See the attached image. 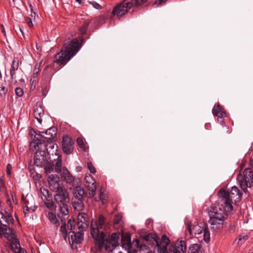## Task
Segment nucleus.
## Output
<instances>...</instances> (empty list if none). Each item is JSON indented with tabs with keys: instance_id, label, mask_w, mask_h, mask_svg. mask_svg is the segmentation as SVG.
Here are the masks:
<instances>
[{
	"instance_id": "obj_19",
	"label": "nucleus",
	"mask_w": 253,
	"mask_h": 253,
	"mask_svg": "<svg viewBox=\"0 0 253 253\" xmlns=\"http://www.w3.org/2000/svg\"><path fill=\"white\" fill-rule=\"evenodd\" d=\"M211 224V229L213 232L217 233L221 231L224 227V219L210 218L209 220Z\"/></svg>"
},
{
	"instance_id": "obj_27",
	"label": "nucleus",
	"mask_w": 253,
	"mask_h": 253,
	"mask_svg": "<svg viewBox=\"0 0 253 253\" xmlns=\"http://www.w3.org/2000/svg\"><path fill=\"white\" fill-rule=\"evenodd\" d=\"M44 115V111L40 105H36L34 109V116L38 122L41 124L42 123V117Z\"/></svg>"
},
{
	"instance_id": "obj_30",
	"label": "nucleus",
	"mask_w": 253,
	"mask_h": 253,
	"mask_svg": "<svg viewBox=\"0 0 253 253\" xmlns=\"http://www.w3.org/2000/svg\"><path fill=\"white\" fill-rule=\"evenodd\" d=\"M84 199H72V205L74 209L77 211H82L84 208Z\"/></svg>"
},
{
	"instance_id": "obj_53",
	"label": "nucleus",
	"mask_w": 253,
	"mask_h": 253,
	"mask_svg": "<svg viewBox=\"0 0 253 253\" xmlns=\"http://www.w3.org/2000/svg\"><path fill=\"white\" fill-rule=\"evenodd\" d=\"M6 217L7 218V220L8 222L9 221H11L12 223H13L14 219L13 218V217L11 214H8L7 215H6Z\"/></svg>"
},
{
	"instance_id": "obj_44",
	"label": "nucleus",
	"mask_w": 253,
	"mask_h": 253,
	"mask_svg": "<svg viewBox=\"0 0 253 253\" xmlns=\"http://www.w3.org/2000/svg\"><path fill=\"white\" fill-rule=\"evenodd\" d=\"M122 217L121 215H119V214L115 215V216H114V220H113L114 224H119L122 220Z\"/></svg>"
},
{
	"instance_id": "obj_4",
	"label": "nucleus",
	"mask_w": 253,
	"mask_h": 253,
	"mask_svg": "<svg viewBox=\"0 0 253 253\" xmlns=\"http://www.w3.org/2000/svg\"><path fill=\"white\" fill-rule=\"evenodd\" d=\"M106 218L104 216L101 214L98 216V219H92L90 224V234L94 241H102L104 239V233L100 231V229H105Z\"/></svg>"
},
{
	"instance_id": "obj_45",
	"label": "nucleus",
	"mask_w": 253,
	"mask_h": 253,
	"mask_svg": "<svg viewBox=\"0 0 253 253\" xmlns=\"http://www.w3.org/2000/svg\"><path fill=\"white\" fill-rule=\"evenodd\" d=\"M15 94L18 97H21L24 94L23 89L20 87H16L15 89Z\"/></svg>"
},
{
	"instance_id": "obj_42",
	"label": "nucleus",
	"mask_w": 253,
	"mask_h": 253,
	"mask_svg": "<svg viewBox=\"0 0 253 253\" xmlns=\"http://www.w3.org/2000/svg\"><path fill=\"white\" fill-rule=\"evenodd\" d=\"M7 91V89L3 84H0V96L3 97L5 96Z\"/></svg>"
},
{
	"instance_id": "obj_25",
	"label": "nucleus",
	"mask_w": 253,
	"mask_h": 253,
	"mask_svg": "<svg viewBox=\"0 0 253 253\" xmlns=\"http://www.w3.org/2000/svg\"><path fill=\"white\" fill-rule=\"evenodd\" d=\"M49 160L54 163V161H56L55 164V170L57 173L61 172L62 168V160L61 157L59 154L55 155L54 157L49 156Z\"/></svg>"
},
{
	"instance_id": "obj_37",
	"label": "nucleus",
	"mask_w": 253,
	"mask_h": 253,
	"mask_svg": "<svg viewBox=\"0 0 253 253\" xmlns=\"http://www.w3.org/2000/svg\"><path fill=\"white\" fill-rule=\"evenodd\" d=\"M22 200L24 204L25 205V207L26 208V209H24V211L25 212V214H26L27 212H29L30 211V209H31L33 211H35L37 208V207H34L33 208H32L31 207L29 206V201L28 200L24 197V196H22Z\"/></svg>"
},
{
	"instance_id": "obj_14",
	"label": "nucleus",
	"mask_w": 253,
	"mask_h": 253,
	"mask_svg": "<svg viewBox=\"0 0 253 253\" xmlns=\"http://www.w3.org/2000/svg\"><path fill=\"white\" fill-rule=\"evenodd\" d=\"M186 243L184 241L177 240L175 244H171L167 253H185L186 251Z\"/></svg>"
},
{
	"instance_id": "obj_20",
	"label": "nucleus",
	"mask_w": 253,
	"mask_h": 253,
	"mask_svg": "<svg viewBox=\"0 0 253 253\" xmlns=\"http://www.w3.org/2000/svg\"><path fill=\"white\" fill-rule=\"evenodd\" d=\"M8 247L14 253H27L25 250L20 247L19 241L17 238L9 241Z\"/></svg>"
},
{
	"instance_id": "obj_23",
	"label": "nucleus",
	"mask_w": 253,
	"mask_h": 253,
	"mask_svg": "<svg viewBox=\"0 0 253 253\" xmlns=\"http://www.w3.org/2000/svg\"><path fill=\"white\" fill-rule=\"evenodd\" d=\"M72 234L68 237L69 241L72 245L79 244L82 243L83 240V234L80 232L75 233L71 231Z\"/></svg>"
},
{
	"instance_id": "obj_39",
	"label": "nucleus",
	"mask_w": 253,
	"mask_h": 253,
	"mask_svg": "<svg viewBox=\"0 0 253 253\" xmlns=\"http://www.w3.org/2000/svg\"><path fill=\"white\" fill-rule=\"evenodd\" d=\"M67 229L68 228H66V224L65 223H64L61 226L59 230L60 232L62 234V236L65 241H66L67 237L68 236Z\"/></svg>"
},
{
	"instance_id": "obj_56",
	"label": "nucleus",
	"mask_w": 253,
	"mask_h": 253,
	"mask_svg": "<svg viewBox=\"0 0 253 253\" xmlns=\"http://www.w3.org/2000/svg\"><path fill=\"white\" fill-rule=\"evenodd\" d=\"M148 248V247L145 244H141V246L140 247V250L143 249L147 250Z\"/></svg>"
},
{
	"instance_id": "obj_57",
	"label": "nucleus",
	"mask_w": 253,
	"mask_h": 253,
	"mask_svg": "<svg viewBox=\"0 0 253 253\" xmlns=\"http://www.w3.org/2000/svg\"><path fill=\"white\" fill-rule=\"evenodd\" d=\"M32 1H29V2H28V3L30 7L31 12L32 13H33V11H34V10H33V6L32 5Z\"/></svg>"
},
{
	"instance_id": "obj_62",
	"label": "nucleus",
	"mask_w": 253,
	"mask_h": 253,
	"mask_svg": "<svg viewBox=\"0 0 253 253\" xmlns=\"http://www.w3.org/2000/svg\"><path fill=\"white\" fill-rule=\"evenodd\" d=\"M229 228L230 230H234L236 227L235 225H231Z\"/></svg>"
},
{
	"instance_id": "obj_24",
	"label": "nucleus",
	"mask_w": 253,
	"mask_h": 253,
	"mask_svg": "<svg viewBox=\"0 0 253 253\" xmlns=\"http://www.w3.org/2000/svg\"><path fill=\"white\" fill-rule=\"evenodd\" d=\"M19 68V60L17 58H14L12 61L10 70V79L11 82L16 81V71Z\"/></svg>"
},
{
	"instance_id": "obj_28",
	"label": "nucleus",
	"mask_w": 253,
	"mask_h": 253,
	"mask_svg": "<svg viewBox=\"0 0 253 253\" xmlns=\"http://www.w3.org/2000/svg\"><path fill=\"white\" fill-rule=\"evenodd\" d=\"M212 114L216 116H227L224 109L219 104L215 105L212 110Z\"/></svg>"
},
{
	"instance_id": "obj_50",
	"label": "nucleus",
	"mask_w": 253,
	"mask_h": 253,
	"mask_svg": "<svg viewBox=\"0 0 253 253\" xmlns=\"http://www.w3.org/2000/svg\"><path fill=\"white\" fill-rule=\"evenodd\" d=\"M133 243L134 244L135 247L140 250V247L141 246V244H140L139 240L138 239L136 238L133 240Z\"/></svg>"
},
{
	"instance_id": "obj_6",
	"label": "nucleus",
	"mask_w": 253,
	"mask_h": 253,
	"mask_svg": "<svg viewBox=\"0 0 253 253\" xmlns=\"http://www.w3.org/2000/svg\"><path fill=\"white\" fill-rule=\"evenodd\" d=\"M143 238L147 242L154 241L158 247L159 253H167V246L169 245L170 240L167 235H163L160 239L156 234L149 233Z\"/></svg>"
},
{
	"instance_id": "obj_21",
	"label": "nucleus",
	"mask_w": 253,
	"mask_h": 253,
	"mask_svg": "<svg viewBox=\"0 0 253 253\" xmlns=\"http://www.w3.org/2000/svg\"><path fill=\"white\" fill-rule=\"evenodd\" d=\"M61 176L62 180L67 183L71 184L73 186L76 185L75 177L71 174L66 168L63 169Z\"/></svg>"
},
{
	"instance_id": "obj_40",
	"label": "nucleus",
	"mask_w": 253,
	"mask_h": 253,
	"mask_svg": "<svg viewBox=\"0 0 253 253\" xmlns=\"http://www.w3.org/2000/svg\"><path fill=\"white\" fill-rule=\"evenodd\" d=\"M76 222L75 219H70L67 222V228L68 230L72 231L75 229Z\"/></svg>"
},
{
	"instance_id": "obj_34",
	"label": "nucleus",
	"mask_w": 253,
	"mask_h": 253,
	"mask_svg": "<svg viewBox=\"0 0 253 253\" xmlns=\"http://www.w3.org/2000/svg\"><path fill=\"white\" fill-rule=\"evenodd\" d=\"M54 164L53 162L50 161H47V163L43 165L42 167H44V172L47 174L53 171L54 169Z\"/></svg>"
},
{
	"instance_id": "obj_52",
	"label": "nucleus",
	"mask_w": 253,
	"mask_h": 253,
	"mask_svg": "<svg viewBox=\"0 0 253 253\" xmlns=\"http://www.w3.org/2000/svg\"><path fill=\"white\" fill-rule=\"evenodd\" d=\"M52 68V67L50 66V65H47L46 66V67L44 68V69L43 70V73L45 74H47L48 72V71L49 70H51Z\"/></svg>"
},
{
	"instance_id": "obj_13",
	"label": "nucleus",
	"mask_w": 253,
	"mask_h": 253,
	"mask_svg": "<svg viewBox=\"0 0 253 253\" xmlns=\"http://www.w3.org/2000/svg\"><path fill=\"white\" fill-rule=\"evenodd\" d=\"M42 149H39L35 153L34 156V164L40 168L42 167L43 165L47 163V161L49 160V156L44 150H42Z\"/></svg>"
},
{
	"instance_id": "obj_5",
	"label": "nucleus",
	"mask_w": 253,
	"mask_h": 253,
	"mask_svg": "<svg viewBox=\"0 0 253 253\" xmlns=\"http://www.w3.org/2000/svg\"><path fill=\"white\" fill-rule=\"evenodd\" d=\"M56 193L54 195V199L59 207V211L63 215L69 214L68 203L70 201L67 190L63 188L55 191Z\"/></svg>"
},
{
	"instance_id": "obj_51",
	"label": "nucleus",
	"mask_w": 253,
	"mask_h": 253,
	"mask_svg": "<svg viewBox=\"0 0 253 253\" xmlns=\"http://www.w3.org/2000/svg\"><path fill=\"white\" fill-rule=\"evenodd\" d=\"M217 121L218 123H219L222 126H224L225 125L224 122V119H223V117L224 116H217Z\"/></svg>"
},
{
	"instance_id": "obj_31",
	"label": "nucleus",
	"mask_w": 253,
	"mask_h": 253,
	"mask_svg": "<svg viewBox=\"0 0 253 253\" xmlns=\"http://www.w3.org/2000/svg\"><path fill=\"white\" fill-rule=\"evenodd\" d=\"M91 23V21L89 19L85 20L79 29L80 35L83 37L87 31L88 27Z\"/></svg>"
},
{
	"instance_id": "obj_47",
	"label": "nucleus",
	"mask_w": 253,
	"mask_h": 253,
	"mask_svg": "<svg viewBox=\"0 0 253 253\" xmlns=\"http://www.w3.org/2000/svg\"><path fill=\"white\" fill-rule=\"evenodd\" d=\"M167 0H156L153 5H157V6L162 5L165 4Z\"/></svg>"
},
{
	"instance_id": "obj_3",
	"label": "nucleus",
	"mask_w": 253,
	"mask_h": 253,
	"mask_svg": "<svg viewBox=\"0 0 253 253\" xmlns=\"http://www.w3.org/2000/svg\"><path fill=\"white\" fill-rule=\"evenodd\" d=\"M57 130L55 127H51L47 129L45 132H41L40 134H37L34 141L30 143V148L32 151L36 149V147L41 149L42 147V143H45L49 141H55L56 140Z\"/></svg>"
},
{
	"instance_id": "obj_35",
	"label": "nucleus",
	"mask_w": 253,
	"mask_h": 253,
	"mask_svg": "<svg viewBox=\"0 0 253 253\" xmlns=\"http://www.w3.org/2000/svg\"><path fill=\"white\" fill-rule=\"evenodd\" d=\"M201 246L198 244L191 245L188 249V253H199Z\"/></svg>"
},
{
	"instance_id": "obj_33",
	"label": "nucleus",
	"mask_w": 253,
	"mask_h": 253,
	"mask_svg": "<svg viewBox=\"0 0 253 253\" xmlns=\"http://www.w3.org/2000/svg\"><path fill=\"white\" fill-rule=\"evenodd\" d=\"M48 218L50 222L54 224L56 227L59 226V222L57 219L55 213L53 212H49L48 213Z\"/></svg>"
},
{
	"instance_id": "obj_60",
	"label": "nucleus",
	"mask_w": 253,
	"mask_h": 253,
	"mask_svg": "<svg viewBox=\"0 0 253 253\" xmlns=\"http://www.w3.org/2000/svg\"><path fill=\"white\" fill-rule=\"evenodd\" d=\"M31 16L32 17H34V19H35L36 17V13L33 11V13L31 12Z\"/></svg>"
},
{
	"instance_id": "obj_2",
	"label": "nucleus",
	"mask_w": 253,
	"mask_h": 253,
	"mask_svg": "<svg viewBox=\"0 0 253 253\" xmlns=\"http://www.w3.org/2000/svg\"><path fill=\"white\" fill-rule=\"evenodd\" d=\"M218 195L223 204H225V207L228 211H232V204L240 201L242 198V193L235 186L232 187L230 192L224 189L219 190Z\"/></svg>"
},
{
	"instance_id": "obj_49",
	"label": "nucleus",
	"mask_w": 253,
	"mask_h": 253,
	"mask_svg": "<svg viewBox=\"0 0 253 253\" xmlns=\"http://www.w3.org/2000/svg\"><path fill=\"white\" fill-rule=\"evenodd\" d=\"M25 21L27 23V24H28V26L30 27V28H32L33 26V23H32V19L29 17H27L25 18Z\"/></svg>"
},
{
	"instance_id": "obj_15",
	"label": "nucleus",
	"mask_w": 253,
	"mask_h": 253,
	"mask_svg": "<svg viewBox=\"0 0 253 253\" xmlns=\"http://www.w3.org/2000/svg\"><path fill=\"white\" fill-rule=\"evenodd\" d=\"M47 181L49 184V188L52 191H56L64 188L61 184L60 183V179L57 174H51L47 177Z\"/></svg>"
},
{
	"instance_id": "obj_22",
	"label": "nucleus",
	"mask_w": 253,
	"mask_h": 253,
	"mask_svg": "<svg viewBox=\"0 0 253 253\" xmlns=\"http://www.w3.org/2000/svg\"><path fill=\"white\" fill-rule=\"evenodd\" d=\"M121 242L123 248L126 250L131 249L132 245L130 234L127 232L122 233L121 235Z\"/></svg>"
},
{
	"instance_id": "obj_46",
	"label": "nucleus",
	"mask_w": 253,
	"mask_h": 253,
	"mask_svg": "<svg viewBox=\"0 0 253 253\" xmlns=\"http://www.w3.org/2000/svg\"><path fill=\"white\" fill-rule=\"evenodd\" d=\"M89 3L91 4L92 6L97 9H101L102 6L99 3L94 1H89Z\"/></svg>"
},
{
	"instance_id": "obj_8",
	"label": "nucleus",
	"mask_w": 253,
	"mask_h": 253,
	"mask_svg": "<svg viewBox=\"0 0 253 253\" xmlns=\"http://www.w3.org/2000/svg\"><path fill=\"white\" fill-rule=\"evenodd\" d=\"M187 229L189 233L192 235L193 233L195 235H199L203 232L204 240L208 243L210 241V233L208 225L204 222H200L196 225H194L192 228L191 222L188 223Z\"/></svg>"
},
{
	"instance_id": "obj_26",
	"label": "nucleus",
	"mask_w": 253,
	"mask_h": 253,
	"mask_svg": "<svg viewBox=\"0 0 253 253\" xmlns=\"http://www.w3.org/2000/svg\"><path fill=\"white\" fill-rule=\"evenodd\" d=\"M87 221V215L85 213L80 214L78 216L77 226L80 231L86 228Z\"/></svg>"
},
{
	"instance_id": "obj_48",
	"label": "nucleus",
	"mask_w": 253,
	"mask_h": 253,
	"mask_svg": "<svg viewBox=\"0 0 253 253\" xmlns=\"http://www.w3.org/2000/svg\"><path fill=\"white\" fill-rule=\"evenodd\" d=\"M12 169V167L11 164H8L6 166V174L9 176H11V171Z\"/></svg>"
},
{
	"instance_id": "obj_54",
	"label": "nucleus",
	"mask_w": 253,
	"mask_h": 253,
	"mask_svg": "<svg viewBox=\"0 0 253 253\" xmlns=\"http://www.w3.org/2000/svg\"><path fill=\"white\" fill-rule=\"evenodd\" d=\"M40 65H39L37 64H36L34 69V72L36 73H38L40 71Z\"/></svg>"
},
{
	"instance_id": "obj_61",
	"label": "nucleus",
	"mask_w": 253,
	"mask_h": 253,
	"mask_svg": "<svg viewBox=\"0 0 253 253\" xmlns=\"http://www.w3.org/2000/svg\"><path fill=\"white\" fill-rule=\"evenodd\" d=\"M29 171L31 173V174L34 173V172H35L34 169L33 168H32L31 167H30L29 168Z\"/></svg>"
},
{
	"instance_id": "obj_1",
	"label": "nucleus",
	"mask_w": 253,
	"mask_h": 253,
	"mask_svg": "<svg viewBox=\"0 0 253 253\" xmlns=\"http://www.w3.org/2000/svg\"><path fill=\"white\" fill-rule=\"evenodd\" d=\"M85 39L81 36L79 39L68 38L64 41L63 47L54 56V62L60 66H64L79 51Z\"/></svg>"
},
{
	"instance_id": "obj_18",
	"label": "nucleus",
	"mask_w": 253,
	"mask_h": 253,
	"mask_svg": "<svg viewBox=\"0 0 253 253\" xmlns=\"http://www.w3.org/2000/svg\"><path fill=\"white\" fill-rule=\"evenodd\" d=\"M85 180L86 186L89 192V197L92 198L95 195L96 193V186L95 180L93 178L92 176L89 175L85 177Z\"/></svg>"
},
{
	"instance_id": "obj_41",
	"label": "nucleus",
	"mask_w": 253,
	"mask_h": 253,
	"mask_svg": "<svg viewBox=\"0 0 253 253\" xmlns=\"http://www.w3.org/2000/svg\"><path fill=\"white\" fill-rule=\"evenodd\" d=\"M77 143L80 147L84 151H86V146L84 143V140L82 138L78 137L77 139Z\"/></svg>"
},
{
	"instance_id": "obj_63",
	"label": "nucleus",
	"mask_w": 253,
	"mask_h": 253,
	"mask_svg": "<svg viewBox=\"0 0 253 253\" xmlns=\"http://www.w3.org/2000/svg\"><path fill=\"white\" fill-rule=\"evenodd\" d=\"M18 29H19V31L21 33L22 35L24 36V33H23V31L22 30L20 26H19Z\"/></svg>"
},
{
	"instance_id": "obj_29",
	"label": "nucleus",
	"mask_w": 253,
	"mask_h": 253,
	"mask_svg": "<svg viewBox=\"0 0 253 253\" xmlns=\"http://www.w3.org/2000/svg\"><path fill=\"white\" fill-rule=\"evenodd\" d=\"M74 197L73 198L78 199H84V189L79 186H76L74 187L73 191Z\"/></svg>"
},
{
	"instance_id": "obj_11",
	"label": "nucleus",
	"mask_w": 253,
	"mask_h": 253,
	"mask_svg": "<svg viewBox=\"0 0 253 253\" xmlns=\"http://www.w3.org/2000/svg\"><path fill=\"white\" fill-rule=\"evenodd\" d=\"M131 7L128 0H125L123 2L117 4L112 10V14L119 18L127 13Z\"/></svg>"
},
{
	"instance_id": "obj_16",
	"label": "nucleus",
	"mask_w": 253,
	"mask_h": 253,
	"mask_svg": "<svg viewBox=\"0 0 253 253\" xmlns=\"http://www.w3.org/2000/svg\"><path fill=\"white\" fill-rule=\"evenodd\" d=\"M55 141H49L45 143H42V147H44L43 150L45 151L47 155L54 157L59 154L58 152V146L55 143Z\"/></svg>"
},
{
	"instance_id": "obj_9",
	"label": "nucleus",
	"mask_w": 253,
	"mask_h": 253,
	"mask_svg": "<svg viewBox=\"0 0 253 253\" xmlns=\"http://www.w3.org/2000/svg\"><path fill=\"white\" fill-rule=\"evenodd\" d=\"M237 180L242 189L246 192L247 188L253 186V169L248 168L244 171V175L239 173L237 175Z\"/></svg>"
},
{
	"instance_id": "obj_12",
	"label": "nucleus",
	"mask_w": 253,
	"mask_h": 253,
	"mask_svg": "<svg viewBox=\"0 0 253 253\" xmlns=\"http://www.w3.org/2000/svg\"><path fill=\"white\" fill-rule=\"evenodd\" d=\"M227 208L225 207V204L221 205V206L218 205L217 207H215L213 209L212 211L210 212V217L224 219L225 216L227 215L228 212L231 211H228Z\"/></svg>"
},
{
	"instance_id": "obj_36",
	"label": "nucleus",
	"mask_w": 253,
	"mask_h": 253,
	"mask_svg": "<svg viewBox=\"0 0 253 253\" xmlns=\"http://www.w3.org/2000/svg\"><path fill=\"white\" fill-rule=\"evenodd\" d=\"M147 0H128L129 5L131 7H138L143 5L145 3Z\"/></svg>"
},
{
	"instance_id": "obj_10",
	"label": "nucleus",
	"mask_w": 253,
	"mask_h": 253,
	"mask_svg": "<svg viewBox=\"0 0 253 253\" xmlns=\"http://www.w3.org/2000/svg\"><path fill=\"white\" fill-rule=\"evenodd\" d=\"M7 224H8V221L6 215L0 211V237L3 236L9 242L16 237L14 230L12 228H9Z\"/></svg>"
},
{
	"instance_id": "obj_55",
	"label": "nucleus",
	"mask_w": 253,
	"mask_h": 253,
	"mask_svg": "<svg viewBox=\"0 0 253 253\" xmlns=\"http://www.w3.org/2000/svg\"><path fill=\"white\" fill-rule=\"evenodd\" d=\"M0 29H1V32L2 33L3 35L5 37L6 36V32H5V30L3 25L2 24H0Z\"/></svg>"
},
{
	"instance_id": "obj_32",
	"label": "nucleus",
	"mask_w": 253,
	"mask_h": 253,
	"mask_svg": "<svg viewBox=\"0 0 253 253\" xmlns=\"http://www.w3.org/2000/svg\"><path fill=\"white\" fill-rule=\"evenodd\" d=\"M42 201L44 202L45 207L49 210L52 211L55 209L56 206L54 204L52 196H49L48 198Z\"/></svg>"
},
{
	"instance_id": "obj_58",
	"label": "nucleus",
	"mask_w": 253,
	"mask_h": 253,
	"mask_svg": "<svg viewBox=\"0 0 253 253\" xmlns=\"http://www.w3.org/2000/svg\"><path fill=\"white\" fill-rule=\"evenodd\" d=\"M126 251L127 253H138L137 251L135 249L133 250L132 251H130V249Z\"/></svg>"
},
{
	"instance_id": "obj_17",
	"label": "nucleus",
	"mask_w": 253,
	"mask_h": 253,
	"mask_svg": "<svg viewBox=\"0 0 253 253\" xmlns=\"http://www.w3.org/2000/svg\"><path fill=\"white\" fill-rule=\"evenodd\" d=\"M74 141L70 136L66 135L62 139V149L66 154H71L73 150Z\"/></svg>"
},
{
	"instance_id": "obj_64",
	"label": "nucleus",
	"mask_w": 253,
	"mask_h": 253,
	"mask_svg": "<svg viewBox=\"0 0 253 253\" xmlns=\"http://www.w3.org/2000/svg\"><path fill=\"white\" fill-rule=\"evenodd\" d=\"M83 0H76L77 2H78L79 3H81Z\"/></svg>"
},
{
	"instance_id": "obj_7",
	"label": "nucleus",
	"mask_w": 253,
	"mask_h": 253,
	"mask_svg": "<svg viewBox=\"0 0 253 253\" xmlns=\"http://www.w3.org/2000/svg\"><path fill=\"white\" fill-rule=\"evenodd\" d=\"M120 238L119 233H112L111 237L109 235L104 234V239L102 241L101 239L99 241H95V244H98L99 250H101L104 248L106 250H108L111 246L112 250H114L119 245L118 240Z\"/></svg>"
},
{
	"instance_id": "obj_43",
	"label": "nucleus",
	"mask_w": 253,
	"mask_h": 253,
	"mask_svg": "<svg viewBox=\"0 0 253 253\" xmlns=\"http://www.w3.org/2000/svg\"><path fill=\"white\" fill-rule=\"evenodd\" d=\"M87 168L92 173H94L96 172V169L91 162H87Z\"/></svg>"
},
{
	"instance_id": "obj_59",
	"label": "nucleus",
	"mask_w": 253,
	"mask_h": 253,
	"mask_svg": "<svg viewBox=\"0 0 253 253\" xmlns=\"http://www.w3.org/2000/svg\"><path fill=\"white\" fill-rule=\"evenodd\" d=\"M100 199L102 200L103 204H104L107 201L106 199H105V197H103V195L100 196Z\"/></svg>"
},
{
	"instance_id": "obj_38",
	"label": "nucleus",
	"mask_w": 253,
	"mask_h": 253,
	"mask_svg": "<svg viewBox=\"0 0 253 253\" xmlns=\"http://www.w3.org/2000/svg\"><path fill=\"white\" fill-rule=\"evenodd\" d=\"M40 190L41 193L42 195V200L48 198L49 196H52V194L49 193V191L48 189L45 188H41Z\"/></svg>"
}]
</instances>
